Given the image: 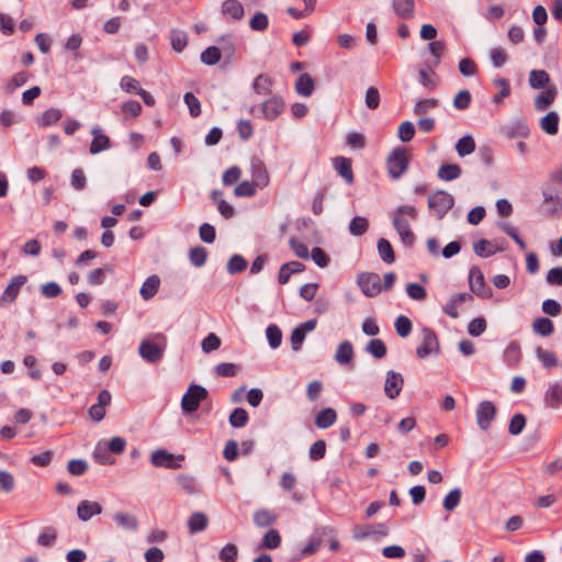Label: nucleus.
I'll return each mask as SVG.
<instances>
[{
	"instance_id": "3c124183",
	"label": "nucleus",
	"mask_w": 562,
	"mask_h": 562,
	"mask_svg": "<svg viewBox=\"0 0 562 562\" xmlns=\"http://www.w3.org/2000/svg\"><path fill=\"white\" fill-rule=\"evenodd\" d=\"M201 61L207 66L217 64L222 56L221 49L217 46H210L201 53Z\"/></svg>"
},
{
	"instance_id": "e433bc0d",
	"label": "nucleus",
	"mask_w": 562,
	"mask_h": 562,
	"mask_svg": "<svg viewBox=\"0 0 562 562\" xmlns=\"http://www.w3.org/2000/svg\"><path fill=\"white\" fill-rule=\"evenodd\" d=\"M278 516L269 509H260L254 514V522L258 527H268L274 524Z\"/></svg>"
},
{
	"instance_id": "4468645a",
	"label": "nucleus",
	"mask_w": 562,
	"mask_h": 562,
	"mask_svg": "<svg viewBox=\"0 0 562 562\" xmlns=\"http://www.w3.org/2000/svg\"><path fill=\"white\" fill-rule=\"evenodd\" d=\"M283 111L284 101L279 95H273L261 104L262 115L268 121H274Z\"/></svg>"
},
{
	"instance_id": "5701e85b",
	"label": "nucleus",
	"mask_w": 562,
	"mask_h": 562,
	"mask_svg": "<svg viewBox=\"0 0 562 562\" xmlns=\"http://www.w3.org/2000/svg\"><path fill=\"white\" fill-rule=\"evenodd\" d=\"M160 286V279L157 274L149 276L143 283L139 293L144 300H150L156 295Z\"/></svg>"
},
{
	"instance_id": "de8ad7c7",
	"label": "nucleus",
	"mask_w": 562,
	"mask_h": 562,
	"mask_svg": "<svg viewBox=\"0 0 562 562\" xmlns=\"http://www.w3.org/2000/svg\"><path fill=\"white\" fill-rule=\"evenodd\" d=\"M369 228V222L363 216H355L349 223V232L352 236H362Z\"/></svg>"
},
{
	"instance_id": "dca6fc26",
	"label": "nucleus",
	"mask_w": 562,
	"mask_h": 562,
	"mask_svg": "<svg viewBox=\"0 0 562 562\" xmlns=\"http://www.w3.org/2000/svg\"><path fill=\"white\" fill-rule=\"evenodd\" d=\"M93 138L90 144V154L95 155L111 147L110 137L103 134L99 126H93L91 130Z\"/></svg>"
},
{
	"instance_id": "9b49d317",
	"label": "nucleus",
	"mask_w": 562,
	"mask_h": 562,
	"mask_svg": "<svg viewBox=\"0 0 562 562\" xmlns=\"http://www.w3.org/2000/svg\"><path fill=\"white\" fill-rule=\"evenodd\" d=\"M333 533L334 529L329 526L317 527L313 531L308 542L301 550V553L305 557L314 554L321 548L323 539Z\"/></svg>"
},
{
	"instance_id": "58836bf2",
	"label": "nucleus",
	"mask_w": 562,
	"mask_h": 562,
	"mask_svg": "<svg viewBox=\"0 0 562 562\" xmlns=\"http://www.w3.org/2000/svg\"><path fill=\"white\" fill-rule=\"evenodd\" d=\"M550 82V76L546 70L533 69L529 74V85L533 89L544 88Z\"/></svg>"
},
{
	"instance_id": "f8f14e48",
	"label": "nucleus",
	"mask_w": 562,
	"mask_h": 562,
	"mask_svg": "<svg viewBox=\"0 0 562 562\" xmlns=\"http://www.w3.org/2000/svg\"><path fill=\"white\" fill-rule=\"evenodd\" d=\"M404 215L409 216L412 220H416L418 215L417 209L414 205H401L395 210L393 226L397 233L411 228L409 223Z\"/></svg>"
},
{
	"instance_id": "1a4fd4ad",
	"label": "nucleus",
	"mask_w": 562,
	"mask_h": 562,
	"mask_svg": "<svg viewBox=\"0 0 562 562\" xmlns=\"http://www.w3.org/2000/svg\"><path fill=\"white\" fill-rule=\"evenodd\" d=\"M497 408L491 401H482L476 407V423L481 430L490 429L492 422L495 419Z\"/></svg>"
},
{
	"instance_id": "4d7b16f0",
	"label": "nucleus",
	"mask_w": 562,
	"mask_h": 562,
	"mask_svg": "<svg viewBox=\"0 0 562 562\" xmlns=\"http://www.w3.org/2000/svg\"><path fill=\"white\" fill-rule=\"evenodd\" d=\"M394 326H395L396 334L402 338L407 337L411 334L412 328H413L411 319L404 315H400L395 319Z\"/></svg>"
},
{
	"instance_id": "473e14b6",
	"label": "nucleus",
	"mask_w": 562,
	"mask_h": 562,
	"mask_svg": "<svg viewBox=\"0 0 562 562\" xmlns=\"http://www.w3.org/2000/svg\"><path fill=\"white\" fill-rule=\"evenodd\" d=\"M352 357H353L352 344L349 340H345V341L340 342L337 348L336 355H335V360L339 364H347L352 360Z\"/></svg>"
},
{
	"instance_id": "412c9836",
	"label": "nucleus",
	"mask_w": 562,
	"mask_h": 562,
	"mask_svg": "<svg viewBox=\"0 0 562 562\" xmlns=\"http://www.w3.org/2000/svg\"><path fill=\"white\" fill-rule=\"evenodd\" d=\"M217 48L221 49V56L227 61H232L235 59L236 54V44L235 36L233 34L223 35L217 40Z\"/></svg>"
},
{
	"instance_id": "4be33fe9",
	"label": "nucleus",
	"mask_w": 562,
	"mask_h": 562,
	"mask_svg": "<svg viewBox=\"0 0 562 562\" xmlns=\"http://www.w3.org/2000/svg\"><path fill=\"white\" fill-rule=\"evenodd\" d=\"M251 176L254 182L258 188H265L269 183V175L265 164L259 160H252L251 162Z\"/></svg>"
},
{
	"instance_id": "bf43d9fd",
	"label": "nucleus",
	"mask_w": 562,
	"mask_h": 562,
	"mask_svg": "<svg viewBox=\"0 0 562 562\" xmlns=\"http://www.w3.org/2000/svg\"><path fill=\"white\" fill-rule=\"evenodd\" d=\"M257 188L258 187L256 186V183L254 181H251V182L250 181H241L235 187L234 194L236 196L250 198L256 194Z\"/></svg>"
},
{
	"instance_id": "49530a36",
	"label": "nucleus",
	"mask_w": 562,
	"mask_h": 562,
	"mask_svg": "<svg viewBox=\"0 0 562 562\" xmlns=\"http://www.w3.org/2000/svg\"><path fill=\"white\" fill-rule=\"evenodd\" d=\"M63 117V112L59 109L50 108L42 114L38 120V124L43 127H47L56 124Z\"/></svg>"
},
{
	"instance_id": "cd10ccee",
	"label": "nucleus",
	"mask_w": 562,
	"mask_h": 562,
	"mask_svg": "<svg viewBox=\"0 0 562 562\" xmlns=\"http://www.w3.org/2000/svg\"><path fill=\"white\" fill-rule=\"evenodd\" d=\"M557 95L555 87H548L544 91L537 95L535 106L539 111L547 110L554 101Z\"/></svg>"
},
{
	"instance_id": "72a5a7b5",
	"label": "nucleus",
	"mask_w": 562,
	"mask_h": 562,
	"mask_svg": "<svg viewBox=\"0 0 562 562\" xmlns=\"http://www.w3.org/2000/svg\"><path fill=\"white\" fill-rule=\"evenodd\" d=\"M295 90L303 97H310L314 90V80L308 74H302L295 82Z\"/></svg>"
},
{
	"instance_id": "680f3d73",
	"label": "nucleus",
	"mask_w": 562,
	"mask_h": 562,
	"mask_svg": "<svg viewBox=\"0 0 562 562\" xmlns=\"http://www.w3.org/2000/svg\"><path fill=\"white\" fill-rule=\"evenodd\" d=\"M526 422L527 420H526L525 415H522L520 413L515 414L509 422V426H508L509 434L513 436H517V435L521 434V431L524 430V428L526 426Z\"/></svg>"
},
{
	"instance_id": "a211bd4d",
	"label": "nucleus",
	"mask_w": 562,
	"mask_h": 562,
	"mask_svg": "<svg viewBox=\"0 0 562 562\" xmlns=\"http://www.w3.org/2000/svg\"><path fill=\"white\" fill-rule=\"evenodd\" d=\"M333 165L338 175L345 179L348 184L353 183L355 177L350 158L338 156L333 160Z\"/></svg>"
},
{
	"instance_id": "39448f33",
	"label": "nucleus",
	"mask_w": 562,
	"mask_h": 562,
	"mask_svg": "<svg viewBox=\"0 0 562 562\" xmlns=\"http://www.w3.org/2000/svg\"><path fill=\"white\" fill-rule=\"evenodd\" d=\"M453 196L443 190H438L428 198V207L436 214L438 220L443 218V216L449 210L453 207Z\"/></svg>"
},
{
	"instance_id": "8fccbe9b",
	"label": "nucleus",
	"mask_w": 562,
	"mask_h": 562,
	"mask_svg": "<svg viewBox=\"0 0 562 562\" xmlns=\"http://www.w3.org/2000/svg\"><path fill=\"white\" fill-rule=\"evenodd\" d=\"M281 544V536L277 529H270L262 537L261 548L277 549Z\"/></svg>"
},
{
	"instance_id": "bb28decb",
	"label": "nucleus",
	"mask_w": 562,
	"mask_h": 562,
	"mask_svg": "<svg viewBox=\"0 0 562 562\" xmlns=\"http://www.w3.org/2000/svg\"><path fill=\"white\" fill-rule=\"evenodd\" d=\"M473 250L476 256L488 258L497 251H503L504 247H494V244L487 239H481L473 245Z\"/></svg>"
},
{
	"instance_id": "b1692460",
	"label": "nucleus",
	"mask_w": 562,
	"mask_h": 562,
	"mask_svg": "<svg viewBox=\"0 0 562 562\" xmlns=\"http://www.w3.org/2000/svg\"><path fill=\"white\" fill-rule=\"evenodd\" d=\"M337 413L334 408H323L315 416V425L319 429H327L336 423Z\"/></svg>"
},
{
	"instance_id": "79ce46f5",
	"label": "nucleus",
	"mask_w": 562,
	"mask_h": 562,
	"mask_svg": "<svg viewBox=\"0 0 562 562\" xmlns=\"http://www.w3.org/2000/svg\"><path fill=\"white\" fill-rule=\"evenodd\" d=\"M378 251L381 259L385 263H393L395 261V254L391 243L385 238H380L378 241Z\"/></svg>"
},
{
	"instance_id": "a878e982",
	"label": "nucleus",
	"mask_w": 562,
	"mask_h": 562,
	"mask_svg": "<svg viewBox=\"0 0 562 562\" xmlns=\"http://www.w3.org/2000/svg\"><path fill=\"white\" fill-rule=\"evenodd\" d=\"M113 519L123 529L135 531L138 528V519L135 515L119 512L113 515Z\"/></svg>"
},
{
	"instance_id": "13d9d810",
	"label": "nucleus",
	"mask_w": 562,
	"mask_h": 562,
	"mask_svg": "<svg viewBox=\"0 0 562 562\" xmlns=\"http://www.w3.org/2000/svg\"><path fill=\"white\" fill-rule=\"evenodd\" d=\"M189 258L194 267H202L207 258V251L202 246H196L190 249Z\"/></svg>"
},
{
	"instance_id": "0e129e2a",
	"label": "nucleus",
	"mask_w": 562,
	"mask_h": 562,
	"mask_svg": "<svg viewBox=\"0 0 562 562\" xmlns=\"http://www.w3.org/2000/svg\"><path fill=\"white\" fill-rule=\"evenodd\" d=\"M183 100L189 108L190 115L198 117L201 114V103L199 99L192 92H187Z\"/></svg>"
},
{
	"instance_id": "338daca9",
	"label": "nucleus",
	"mask_w": 562,
	"mask_h": 562,
	"mask_svg": "<svg viewBox=\"0 0 562 562\" xmlns=\"http://www.w3.org/2000/svg\"><path fill=\"white\" fill-rule=\"evenodd\" d=\"M472 97L469 90L459 91L453 99V106L460 111L467 110L471 103Z\"/></svg>"
},
{
	"instance_id": "6ab92c4d",
	"label": "nucleus",
	"mask_w": 562,
	"mask_h": 562,
	"mask_svg": "<svg viewBox=\"0 0 562 562\" xmlns=\"http://www.w3.org/2000/svg\"><path fill=\"white\" fill-rule=\"evenodd\" d=\"M102 513V506L98 502L81 501L77 506L78 518L82 521H88L95 515Z\"/></svg>"
},
{
	"instance_id": "7c9ffc66",
	"label": "nucleus",
	"mask_w": 562,
	"mask_h": 562,
	"mask_svg": "<svg viewBox=\"0 0 562 562\" xmlns=\"http://www.w3.org/2000/svg\"><path fill=\"white\" fill-rule=\"evenodd\" d=\"M529 132L530 130L528 124L522 120H517L506 127L505 135L512 139L516 137H527Z\"/></svg>"
},
{
	"instance_id": "ddd939ff",
	"label": "nucleus",
	"mask_w": 562,
	"mask_h": 562,
	"mask_svg": "<svg viewBox=\"0 0 562 562\" xmlns=\"http://www.w3.org/2000/svg\"><path fill=\"white\" fill-rule=\"evenodd\" d=\"M403 386H404V379H403L402 374L398 372H395L393 370H389L386 372V379H385V384H384L385 395L389 398L394 400L400 395Z\"/></svg>"
},
{
	"instance_id": "423d86ee",
	"label": "nucleus",
	"mask_w": 562,
	"mask_h": 562,
	"mask_svg": "<svg viewBox=\"0 0 562 562\" xmlns=\"http://www.w3.org/2000/svg\"><path fill=\"white\" fill-rule=\"evenodd\" d=\"M184 454H172L166 449H157L150 454V462L156 468H165L176 470L181 468Z\"/></svg>"
},
{
	"instance_id": "774afa93",
	"label": "nucleus",
	"mask_w": 562,
	"mask_h": 562,
	"mask_svg": "<svg viewBox=\"0 0 562 562\" xmlns=\"http://www.w3.org/2000/svg\"><path fill=\"white\" fill-rule=\"evenodd\" d=\"M406 292L411 299L416 300V301H423L427 296L426 289L423 285L415 283V282L408 283L406 285Z\"/></svg>"
},
{
	"instance_id": "2eb2a0df",
	"label": "nucleus",
	"mask_w": 562,
	"mask_h": 562,
	"mask_svg": "<svg viewBox=\"0 0 562 562\" xmlns=\"http://www.w3.org/2000/svg\"><path fill=\"white\" fill-rule=\"evenodd\" d=\"M543 401L547 407L558 409L562 405V384L549 383Z\"/></svg>"
},
{
	"instance_id": "e2e57ef3",
	"label": "nucleus",
	"mask_w": 562,
	"mask_h": 562,
	"mask_svg": "<svg viewBox=\"0 0 562 562\" xmlns=\"http://www.w3.org/2000/svg\"><path fill=\"white\" fill-rule=\"evenodd\" d=\"M499 228L507 234L509 237H512L515 243L519 246L521 250H525L527 248L526 243L524 239L518 235L517 229L509 223L503 222L499 223Z\"/></svg>"
},
{
	"instance_id": "6e6d98bb",
	"label": "nucleus",
	"mask_w": 562,
	"mask_h": 562,
	"mask_svg": "<svg viewBox=\"0 0 562 562\" xmlns=\"http://www.w3.org/2000/svg\"><path fill=\"white\" fill-rule=\"evenodd\" d=\"M172 48L180 53L188 44V34L183 31L173 30L170 35Z\"/></svg>"
},
{
	"instance_id": "393cba45",
	"label": "nucleus",
	"mask_w": 562,
	"mask_h": 562,
	"mask_svg": "<svg viewBox=\"0 0 562 562\" xmlns=\"http://www.w3.org/2000/svg\"><path fill=\"white\" fill-rule=\"evenodd\" d=\"M222 13L234 20H241L245 15V10L238 0H225L222 3Z\"/></svg>"
},
{
	"instance_id": "c756f323",
	"label": "nucleus",
	"mask_w": 562,
	"mask_h": 562,
	"mask_svg": "<svg viewBox=\"0 0 562 562\" xmlns=\"http://www.w3.org/2000/svg\"><path fill=\"white\" fill-rule=\"evenodd\" d=\"M462 173V169L458 164H443L438 169V178L445 181L458 179Z\"/></svg>"
},
{
	"instance_id": "a19ab883",
	"label": "nucleus",
	"mask_w": 562,
	"mask_h": 562,
	"mask_svg": "<svg viewBox=\"0 0 562 562\" xmlns=\"http://www.w3.org/2000/svg\"><path fill=\"white\" fill-rule=\"evenodd\" d=\"M364 350L367 352H369L370 355H372V357L376 358V359H382L386 356V352H387V349H386V346L384 344V341L382 339H379V338H374V339H371Z\"/></svg>"
},
{
	"instance_id": "5fc2aeb1",
	"label": "nucleus",
	"mask_w": 562,
	"mask_h": 562,
	"mask_svg": "<svg viewBox=\"0 0 562 562\" xmlns=\"http://www.w3.org/2000/svg\"><path fill=\"white\" fill-rule=\"evenodd\" d=\"M537 357L539 361L546 367L547 369H551L558 366V358L552 351H548L542 349L541 347H538L536 349Z\"/></svg>"
},
{
	"instance_id": "c03bdc74",
	"label": "nucleus",
	"mask_w": 562,
	"mask_h": 562,
	"mask_svg": "<svg viewBox=\"0 0 562 562\" xmlns=\"http://www.w3.org/2000/svg\"><path fill=\"white\" fill-rule=\"evenodd\" d=\"M248 420H249L248 413L245 408H241V407L235 408L228 417V422H229L231 426L234 428L245 427L247 425Z\"/></svg>"
},
{
	"instance_id": "864d4df0",
	"label": "nucleus",
	"mask_w": 562,
	"mask_h": 562,
	"mask_svg": "<svg viewBox=\"0 0 562 562\" xmlns=\"http://www.w3.org/2000/svg\"><path fill=\"white\" fill-rule=\"evenodd\" d=\"M267 339L272 349L278 348L282 342V331L278 325L271 324L266 329Z\"/></svg>"
},
{
	"instance_id": "f257e3e1",
	"label": "nucleus",
	"mask_w": 562,
	"mask_h": 562,
	"mask_svg": "<svg viewBox=\"0 0 562 562\" xmlns=\"http://www.w3.org/2000/svg\"><path fill=\"white\" fill-rule=\"evenodd\" d=\"M166 348V335L162 333H156L142 340L138 347V353L146 362L157 363L162 359Z\"/></svg>"
},
{
	"instance_id": "603ef678",
	"label": "nucleus",
	"mask_w": 562,
	"mask_h": 562,
	"mask_svg": "<svg viewBox=\"0 0 562 562\" xmlns=\"http://www.w3.org/2000/svg\"><path fill=\"white\" fill-rule=\"evenodd\" d=\"M247 268V260L238 254L233 255L227 262V271L231 274H236Z\"/></svg>"
},
{
	"instance_id": "4c0bfd02",
	"label": "nucleus",
	"mask_w": 562,
	"mask_h": 562,
	"mask_svg": "<svg viewBox=\"0 0 562 562\" xmlns=\"http://www.w3.org/2000/svg\"><path fill=\"white\" fill-rule=\"evenodd\" d=\"M532 329L540 336H550L554 331L553 322L548 317H538L532 323Z\"/></svg>"
},
{
	"instance_id": "69168bd1",
	"label": "nucleus",
	"mask_w": 562,
	"mask_h": 562,
	"mask_svg": "<svg viewBox=\"0 0 562 562\" xmlns=\"http://www.w3.org/2000/svg\"><path fill=\"white\" fill-rule=\"evenodd\" d=\"M439 100L435 98L424 99L416 102L414 106V113L417 115H422L430 111L431 109L438 106Z\"/></svg>"
},
{
	"instance_id": "9d476101",
	"label": "nucleus",
	"mask_w": 562,
	"mask_h": 562,
	"mask_svg": "<svg viewBox=\"0 0 562 562\" xmlns=\"http://www.w3.org/2000/svg\"><path fill=\"white\" fill-rule=\"evenodd\" d=\"M439 351V340L436 333L430 328H423V342L416 349L417 357L424 359L431 353L438 355Z\"/></svg>"
},
{
	"instance_id": "c85d7f7f",
	"label": "nucleus",
	"mask_w": 562,
	"mask_h": 562,
	"mask_svg": "<svg viewBox=\"0 0 562 562\" xmlns=\"http://www.w3.org/2000/svg\"><path fill=\"white\" fill-rule=\"evenodd\" d=\"M521 359L520 345L517 341H510L504 351V361L509 367H516Z\"/></svg>"
},
{
	"instance_id": "c9c22d12",
	"label": "nucleus",
	"mask_w": 562,
	"mask_h": 562,
	"mask_svg": "<svg viewBox=\"0 0 562 562\" xmlns=\"http://www.w3.org/2000/svg\"><path fill=\"white\" fill-rule=\"evenodd\" d=\"M272 79L265 74H260L256 77L252 89L257 94L267 95L271 93Z\"/></svg>"
},
{
	"instance_id": "ea45409f",
	"label": "nucleus",
	"mask_w": 562,
	"mask_h": 562,
	"mask_svg": "<svg viewBox=\"0 0 562 562\" xmlns=\"http://www.w3.org/2000/svg\"><path fill=\"white\" fill-rule=\"evenodd\" d=\"M430 53L435 56V59L429 63L427 66L430 69L432 76H436L432 68L438 67L440 64L441 55L446 48L445 43L441 41H432L428 45Z\"/></svg>"
},
{
	"instance_id": "a18cd8bd",
	"label": "nucleus",
	"mask_w": 562,
	"mask_h": 562,
	"mask_svg": "<svg viewBox=\"0 0 562 562\" xmlns=\"http://www.w3.org/2000/svg\"><path fill=\"white\" fill-rule=\"evenodd\" d=\"M177 483L188 494H195L200 492L199 485L192 475L179 474Z\"/></svg>"
},
{
	"instance_id": "7ed1b4c3",
	"label": "nucleus",
	"mask_w": 562,
	"mask_h": 562,
	"mask_svg": "<svg viewBox=\"0 0 562 562\" xmlns=\"http://www.w3.org/2000/svg\"><path fill=\"white\" fill-rule=\"evenodd\" d=\"M209 396V391L199 384H191L181 398V409L184 414L195 413L201 402Z\"/></svg>"
},
{
	"instance_id": "f3484780",
	"label": "nucleus",
	"mask_w": 562,
	"mask_h": 562,
	"mask_svg": "<svg viewBox=\"0 0 562 562\" xmlns=\"http://www.w3.org/2000/svg\"><path fill=\"white\" fill-rule=\"evenodd\" d=\"M26 281L27 278L25 276L19 274L13 277L2 293V301L5 303L14 302Z\"/></svg>"
},
{
	"instance_id": "052dcab7",
	"label": "nucleus",
	"mask_w": 562,
	"mask_h": 562,
	"mask_svg": "<svg viewBox=\"0 0 562 562\" xmlns=\"http://www.w3.org/2000/svg\"><path fill=\"white\" fill-rule=\"evenodd\" d=\"M268 25L269 19L263 12H256L249 21L250 29L258 32L267 30Z\"/></svg>"
},
{
	"instance_id": "f704fd0d",
	"label": "nucleus",
	"mask_w": 562,
	"mask_h": 562,
	"mask_svg": "<svg viewBox=\"0 0 562 562\" xmlns=\"http://www.w3.org/2000/svg\"><path fill=\"white\" fill-rule=\"evenodd\" d=\"M209 518L203 513H194L188 520V528L191 533L200 532L207 527Z\"/></svg>"
},
{
	"instance_id": "2f4dec72",
	"label": "nucleus",
	"mask_w": 562,
	"mask_h": 562,
	"mask_svg": "<svg viewBox=\"0 0 562 562\" xmlns=\"http://www.w3.org/2000/svg\"><path fill=\"white\" fill-rule=\"evenodd\" d=\"M559 115L557 112L547 113L540 121V126L543 132L549 135H555L559 131Z\"/></svg>"
},
{
	"instance_id": "0eeeda50",
	"label": "nucleus",
	"mask_w": 562,
	"mask_h": 562,
	"mask_svg": "<svg viewBox=\"0 0 562 562\" xmlns=\"http://www.w3.org/2000/svg\"><path fill=\"white\" fill-rule=\"evenodd\" d=\"M357 283L362 293L368 297H373L382 291L380 276L374 272L360 273L357 278Z\"/></svg>"
},
{
	"instance_id": "37998d69",
	"label": "nucleus",
	"mask_w": 562,
	"mask_h": 562,
	"mask_svg": "<svg viewBox=\"0 0 562 562\" xmlns=\"http://www.w3.org/2000/svg\"><path fill=\"white\" fill-rule=\"evenodd\" d=\"M456 150L460 157H465L475 150V142L471 135L461 137L456 144Z\"/></svg>"
},
{
	"instance_id": "aec40b11",
	"label": "nucleus",
	"mask_w": 562,
	"mask_h": 562,
	"mask_svg": "<svg viewBox=\"0 0 562 562\" xmlns=\"http://www.w3.org/2000/svg\"><path fill=\"white\" fill-rule=\"evenodd\" d=\"M392 8L400 19L411 20L414 18L415 0H392Z\"/></svg>"
},
{
	"instance_id": "09e8293b",
	"label": "nucleus",
	"mask_w": 562,
	"mask_h": 562,
	"mask_svg": "<svg viewBox=\"0 0 562 562\" xmlns=\"http://www.w3.org/2000/svg\"><path fill=\"white\" fill-rule=\"evenodd\" d=\"M461 490L456 487L451 490L443 498L442 506L447 512L456 509L461 502Z\"/></svg>"
},
{
	"instance_id": "20e7f679",
	"label": "nucleus",
	"mask_w": 562,
	"mask_h": 562,
	"mask_svg": "<svg viewBox=\"0 0 562 562\" xmlns=\"http://www.w3.org/2000/svg\"><path fill=\"white\" fill-rule=\"evenodd\" d=\"M543 202L540 212L546 217H553L562 211V190L548 187L542 190Z\"/></svg>"
},
{
	"instance_id": "f03ea898",
	"label": "nucleus",
	"mask_w": 562,
	"mask_h": 562,
	"mask_svg": "<svg viewBox=\"0 0 562 562\" xmlns=\"http://www.w3.org/2000/svg\"><path fill=\"white\" fill-rule=\"evenodd\" d=\"M409 158L405 147L393 149L386 158V169L391 179H400L408 169Z\"/></svg>"
},
{
	"instance_id": "6e6552de",
	"label": "nucleus",
	"mask_w": 562,
	"mask_h": 562,
	"mask_svg": "<svg viewBox=\"0 0 562 562\" xmlns=\"http://www.w3.org/2000/svg\"><path fill=\"white\" fill-rule=\"evenodd\" d=\"M469 284L471 291L482 299L492 296V289L486 286L483 272L477 266L471 267L469 271Z\"/></svg>"
}]
</instances>
